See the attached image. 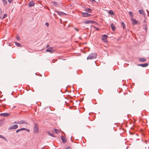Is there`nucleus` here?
Instances as JSON below:
<instances>
[{
	"label": "nucleus",
	"instance_id": "1",
	"mask_svg": "<svg viewBox=\"0 0 149 149\" xmlns=\"http://www.w3.org/2000/svg\"><path fill=\"white\" fill-rule=\"evenodd\" d=\"M97 55L95 53L90 54L87 58V60H91L95 59L96 58Z\"/></svg>",
	"mask_w": 149,
	"mask_h": 149
},
{
	"label": "nucleus",
	"instance_id": "2",
	"mask_svg": "<svg viewBox=\"0 0 149 149\" xmlns=\"http://www.w3.org/2000/svg\"><path fill=\"white\" fill-rule=\"evenodd\" d=\"M33 130L35 133H37L39 132V129L38 126L37 125H35L34 126Z\"/></svg>",
	"mask_w": 149,
	"mask_h": 149
},
{
	"label": "nucleus",
	"instance_id": "3",
	"mask_svg": "<svg viewBox=\"0 0 149 149\" xmlns=\"http://www.w3.org/2000/svg\"><path fill=\"white\" fill-rule=\"evenodd\" d=\"M131 20L132 22V24L133 25L136 24L138 23V21L135 19L132 18L131 19Z\"/></svg>",
	"mask_w": 149,
	"mask_h": 149
},
{
	"label": "nucleus",
	"instance_id": "4",
	"mask_svg": "<svg viewBox=\"0 0 149 149\" xmlns=\"http://www.w3.org/2000/svg\"><path fill=\"white\" fill-rule=\"evenodd\" d=\"M18 127V126L17 125H14L10 126L9 128V130H12L16 129Z\"/></svg>",
	"mask_w": 149,
	"mask_h": 149
},
{
	"label": "nucleus",
	"instance_id": "5",
	"mask_svg": "<svg viewBox=\"0 0 149 149\" xmlns=\"http://www.w3.org/2000/svg\"><path fill=\"white\" fill-rule=\"evenodd\" d=\"M107 37V35H104L102 36V39L104 42H106Z\"/></svg>",
	"mask_w": 149,
	"mask_h": 149
},
{
	"label": "nucleus",
	"instance_id": "6",
	"mask_svg": "<svg viewBox=\"0 0 149 149\" xmlns=\"http://www.w3.org/2000/svg\"><path fill=\"white\" fill-rule=\"evenodd\" d=\"M82 16L83 17H88L91 15L90 14H89L87 13H83L82 14Z\"/></svg>",
	"mask_w": 149,
	"mask_h": 149
},
{
	"label": "nucleus",
	"instance_id": "7",
	"mask_svg": "<svg viewBox=\"0 0 149 149\" xmlns=\"http://www.w3.org/2000/svg\"><path fill=\"white\" fill-rule=\"evenodd\" d=\"M10 114L9 113H6L0 114V115L4 117H7L10 116Z\"/></svg>",
	"mask_w": 149,
	"mask_h": 149
},
{
	"label": "nucleus",
	"instance_id": "8",
	"mask_svg": "<svg viewBox=\"0 0 149 149\" xmlns=\"http://www.w3.org/2000/svg\"><path fill=\"white\" fill-rule=\"evenodd\" d=\"M46 52H50L52 53H53L54 52V51L52 49V47L49 48L48 49L46 50Z\"/></svg>",
	"mask_w": 149,
	"mask_h": 149
},
{
	"label": "nucleus",
	"instance_id": "9",
	"mask_svg": "<svg viewBox=\"0 0 149 149\" xmlns=\"http://www.w3.org/2000/svg\"><path fill=\"white\" fill-rule=\"evenodd\" d=\"M61 139L62 140V142L64 143H65L67 142V139L66 138L64 137L63 136H61Z\"/></svg>",
	"mask_w": 149,
	"mask_h": 149
},
{
	"label": "nucleus",
	"instance_id": "10",
	"mask_svg": "<svg viewBox=\"0 0 149 149\" xmlns=\"http://www.w3.org/2000/svg\"><path fill=\"white\" fill-rule=\"evenodd\" d=\"M94 22L92 20H87L84 22L85 24H92Z\"/></svg>",
	"mask_w": 149,
	"mask_h": 149
},
{
	"label": "nucleus",
	"instance_id": "11",
	"mask_svg": "<svg viewBox=\"0 0 149 149\" xmlns=\"http://www.w3.org/2000/svg\"><path fill=\"white\" fill-rule=\"evenodd\" d=\"M148 65V64L147 63H146L143 64H140L139 65V66H141L143 67H146Z\"/></svg>",
	"mask_w": 149,
	"mask_h": 149
},
{
	"label": "nucleus",
	"instance_id": "12",
	"mask_svg": "<svg viewBox=\"0 0 149 149\" xmlns=\"http://www.w3.org/2000/svg\"><path fill=\"white\" fill-rule=\"evenodd\" d=\"M19 123L20 124H26V125H27L28 124L27 123V122L25 121L24 120L21 121H20L19 122Z\"/></svg>",
	"mask_w": 149,
	"mask_h": 149
},
{
	"label": "nucleus",
	"instance_id": "13",
	"mask_svg": "<svg viewBox=\"0 0 149 149\" xmlns=\"http://www.w3.org/2000/svg\"><path fill=\"white\" fill-rule=\"evenodd\" d=\"M34 3L33 1H30L29 4V7H31L34 5Z\"/></svg>",
	"mask_w": 149,
	"mask_h": 149
},
{
	"label": "nucleus",
	"instance_id": "14",
	"mask_svg": "<svg viewBox=\"0 0 149 149\" xmlns=\"http://www.w3.org/2000/svg\"><path fill=\"white\" fill-rule=\"evenodd\" d=\"M139 61L140 62H144L146 61V59L145 58H140L139 59Z\"/></svg>",
	"mask_w": 149,
	"mask_h": 149
},
{
	"label": "nucleus",
	"instance_id": "15",
	"mask_svg": "<svg viewBox=\"0 0 149 149\" xmlns=\"http://www.w3.org/2000/svg\"><path fill=\"white\" fill-rule=\"evenodd\" d=\"M139 13L141 14L142 15H145V14L144 13L143 10H139Z\"/></svg>",
	"mask_w": 149,
	"mask_h": 149
},
{
	"label": "nucleus",
	"instance_id": "16",
	"mask_svg": "<svg viewBox=\"0 0 149 149\" xmlns=\"http://www.w3.org/2000/svg\"><path fill=\"white\" fill-rule=\"evenodd\" d=\"M111 28L113 31H114L116 29V27L113 24H111Z\"/></svg>",
	"mask_w": 149,
	"mask_h": 149
},
{
	"label": "nucleus",
	"instance_id": "17",
	"mask_svg": "<svg viewBox=\"0 0 149 149\" xmlns=\"http://www.w3.org/2000/svg\"><path fill=\"white\" fill-rule=\"evenodd\" d=\"M55 11L57 12L58 13V15L60 16L63 15L65 14L64 13L62 12H59L56 11Z\"/></svg>",
	"mask_w": 149,
	"mask_h": 149
},
{
	"label": "nucleus",
	"instance_id": "18",
	"mask_svg": "<svg viewBox=\"0 0 149 149\" xmlns=\"http://www.w3.org/2000/svg\"><path fill=\"white\" fill-rule=\"evenodd\" d=\"M54 130L55 131V133L56 134L59 133L60 132H61L60 130L58 129H54Z\"/></svg>",
	"mask_w": 149,
	"mask_h": 149
},
{
	"label": "nucleus",
	"instance_id": "19",
	"mask_svg": "<svg viewBox=\"0 0 149 149\" xmlns=\"http://www.w3.org/2000/svg\"><path fill=\"white\" fill-rule=\"evenodd\" d=\"M85 10L88 12L91 13V10L90 8H86L85 9Z\"/></svg>",
	"mask_w": 149,
	"mask_h": 149
},
{
	"label": "nucleus",
	"instance_id": "20",
	"mask_svg": "<svg viewBox=\"0 0 149 149\" xmlns=\"http://www.w3.org/2000/svg\"><path fill=\"white\" fill-rule=\"evenodd\" d=\"M4 5H6L7 3V2L6 0H2Z\"/></svg>",
	"mask_w": 149,
	"mask_h": 149
},
{
	"label": "nucleus",
	"instance_id": "21",
	"mask_svg": "<svg viewBox=\"0 0 149 149\" xmlns=\"http://www.w3.org/2000/svg\"><path fill=\"white\" fill-rule=\"evenodd\" d=\"M111 15H114V13L113 12V11L112 10H110L108 12Z\"/></svg>",
	"mask_w": 149,
	"mask_h": 149
},
{
	"label": "nucleus",
	"instance_id": "22",
	"mask_svg": "<svg viewBox=\"0 0 149 149\" xmlns=\"http://www.w3.org/2000/svg\"><path fill=\"white\" fill-rule=\"evenodd\" d=\"M121 25L122 26H123V29H125V25L124 24V23L123 22H121Z\"/></svg>",
	"mask_w": 149,
	"mask_h": 149
},
{
	"label": "nucleus",
	"instance_id": "23",
	"mask_svg": "<svg viewBox=\"0 0 149 149\" xmlns=\"http://www.w3.org/2000/svg\"><path fill=\"white\" fill-rule=\"evenodd\" d=\"M15 44L16 45H17L18 47H21V45L19 43H18L17 42H15Z\"/></svg>",
	"mask_w": 149,
	"mask_h": 149
},
{
	"label": "nucleus",
	"instance_id": "24",
	"mask_svg": "<svg viewBox=\"0 0 149 149\" xmlns=\"http://www.w3.org/2000/svg\"><path fill=\"white\" fill-rule=\"evenodd\" d=\"M2 14V11L1 9L0 8V19L1 18V16Z\"/></svg>",
	"mask_w": 149,
	"mask_h": 149
},
{
	"label": "nucleus",
	"instance_id": "25",
	"mask_svg": "<svg viewBox=\"0 0 149 149\" xmlns=\"http://www.w3.org/2000/svg\"><path fill=\"white\" fill-rule=\"evenodd\" d=\"M92 27L94 29H95L96 30H99V29L98 28H97L95 26H93Z\"/></svg>",
	"mask_w": 149,
	"mask_h": 149
},
{
	"label": "nucleus",
	"instance_id": "26",
	"mask_svg": "<svg viewBox=\"0 0 149 149\" xmlns=\"http://www.w3.org/2000/svg\"><path fill=\"white\" fill-rule=\"evenodd\" d=\"M47 133L51 136H52V137H54V136L53 134L50 133L49 132H48Z\"/></svg>",
	"mask_w": 149,
	"mask_h": 149
},
{
	"label": "nucleus",
	"instance_id": "27",
	"mask_svg": "<svg viewBox=\"0 0 149 149\" xmlns=\"http://www.w3.org/2000/svg\"><path fill=\"white\" fill-rule=\"evenodd\" d=\"M0 138H2L3 139L5 140H6V139L5 137H3L2 135H0Z\"/></svg>",
	"mask_w": 149,
	"mask_h": 149
},
{
	"label": "nucleus",
	"instance_id": "28",
	"mask_svg": "<svg viewBox=\"0 0 149 149\" xmlns=\"http://www.w3.org/2000/svg\"><path fill=\"white\" fill-rule=\"evenodd\" d=\"M129 14L130 15L131 17H132L133 13L132 12H129Z\"/></svg>",
	"mask_w": 149,
	"mask_h": 149
},
{
	"label": "nucleus",
	"instance_id": "29",
	"mask_svg": "<svg viewBox=\"0 0 149 149\" xmlns=\"http://www.w3.org/2000/svg\"><path fill=\"white\" fill-rule=\"evenodd\" d=\"M7 15L6 14H4L3 15V19H4L5 18L6 16H7Z\"/></svg>",
	"mask_w": 149,
	"mask_h": 149
},
{
	"label": "nucleus",
	"instance_id": "30",
	"mask_svg": "<svg viewBox=\"0 0 149 149\" xmlns=\"http://www.w3.org/2000/svg\"><path fill=\"white\" fill-rule=\"evenodd\" d=\"M26 130V128H22L20 129V131L23 130Z\"/></svg>",
	"mask_w": 149,
	"mask_h": 149
},
{
	"label": "nucleus",
	"instance_id": "31",
	"mask_svg": "<svg viewBox=\"0 0 149 149\" xmlns=\"http://www.w3.org/2000/svg\"><path fill=\"white\" fill-rule=\"evenodd\" d=\"M8 2L9 3H11L13 1V0H8Z\"/></svg>",
	"mask_w": 149,
	"mask_h": 149
},
{
	"label": "nucleus",
	"instance_id": "32",
	"mask_svg": "<svg viewBox=\"0 0 149 149\" xmlns=\"http://www.w3.org/2000/svg\"><path fill=\"white\" fill-rule=\"evenodd\" d=\"M90 1L92 2L93 3V2H95V0H89Z\"/></svg>",
	"mask_w": 149,
	"mask_h": 149
},
{
	"label": "nucleus",
	"instance_id": "33",
	"mask_svg": "<svg viewBox=\"0 0 149 149\" xmlns=\"http://www.w3.org/2000/svg\"><path fill=\"white\" fill-rule=\"evenodd\" d=\"M45 25L47 26H49V24L48 23H45Z\"/></svg>",
	"mask_w": 149,
	"mask_h": 149
},
{
	"label": "nucleus",
	"instance_id": "34",
	"mask_svg": "<svg viewBox=\"0 0 149 149\" xmlns=\"http://www.w3.org/2000/svg\"><path fill=\"white\" fill-rule=\"evenodd\" d=\"M65 149H71V148L69 146H68L66 147Z\"/></svg>",
	"mask_w": 149,
	"mask_h": 149
},
{
	"label": "nucleus",
	"instance_id": "35",
	"mask_svg": "<svg viewBox=\"0 0 149 149\" xmlns=\"http://www.w3.org/2000/svg\"><path fill=\"white\" fill-rule=\"evenodd\" d=\"M74 29L77 31H79V29L76 28H74Z\"/></svg>",
	"mask_w": 149,
	"mask_h": 149
},
{
	"label": "nucleus",
	"instance_id": "36",
	"mask_svg": "<svg viewBox=\"0 0 149 149\" xmlns=\"http://www.w3.org/2000/svg\"><path fill=\"white\" fill-rule=\"evenodd\" d=\"M20 131V129L17 130L16 131V133H17L18 132Z\"/></svg>",
	"mask_w": 149,
	"mask_h": 149
},
{
	"label": "nucleus",
	"instance_id": "37",
	"mask_svg": "<svg viewBox=\"0 0 149 149\" xmlns=\"http://www.w3.org/2000/svg\"><path fill=\"white\" fill-rule=\"evenodd\" d=\"M26 130V131L28 132H29L30 131V130L28 129H26V130Z\"/></svg>",
	"mask_w": 149,
	"mask_h": 149
},
{
	"label": "nucleus",
	"instance_id": "38",
	"mask_svg": "<svg viewBox=\"0 0 149 149\" xmlns=\"http://www.w3.org/2000/svg\"><path fill=\"white\" fill-rule=\"evenodd\" d=\"M49 45H47V47H49Z\"/></svg>",
	"mask_w": 149,
	"mask_h": 149
}]
</instances>
